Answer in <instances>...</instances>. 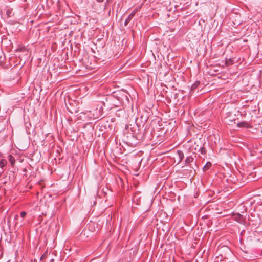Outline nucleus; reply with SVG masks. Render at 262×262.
I'll use <instances>...</instances> for the list:
<instances>
[{
  "mask_svg": "<svg viewBox=\"0 0 262 262\" xmlns=\"http://www.w3.org/2000/svg\"><path fill=\"white\" fill-rule=\"evenodd\" d=\"M239 115V112L235 109L232 110L228 113L227 122L229 125H231L233 121L236 119V116Z\"/></svg>",
  "mask_w": 262,
  "mask_h": 262,
  "instance_id": "f257e3e1",
  "label": "nucleus"
},
{
  "mask_svg": "<svg viewBox=\"0 0 262 262\" xmlns=\"http://www.w3.org/2000/svg\"><path fill=\"white\" fill-rule=\"evenodd\" d=\"M136 13V11L134 10L132 13L129 14L128 18L126 19L125 22V25H127L128 23L132 19V18L134 17Z\"/></svg>",
  "mask_w": 262,
  "mask_h": 262,
  "instance_id": "f03ea898",
  "label": "nucleus"
},
{
  "mask_svg": "<svg viewBox=\"0 0 262 262\" xmlns=\"http://www.w3.org/2000/svg\"><path fill=\"white\" fill-rule=\"evenodd\" d=\"M9 160L11 163V165L13 166L15 162V158L12 155H9Z\"/></svg>",
  "mask_w": 262,
  "mask_h": 262,
  "instance_id": "7ed1b4c3",
  "label": "nucleus"
},
{
  "mask_svg": "<svg viewBox=\"0 0 262 262\" xmlns=\"http://www.w3.org/2000/svg\"><path fill=\"white\" fill-rule=\"evenodd\" d=\"M7 163V162L5 159H2L0 161V167L3 168L4 166L6 165Z\"/></svg>",
  "mask_w": 262,
  "mask_h": 262,
  "instance_id": "20e7f679",
  "label": "nucleus"
},
{
  "mask_svg": "<svg viewBox=\"0 0 262 262\" xmlns=\"http://www.w3.org/2000/svg\"><path fill=\"white\" fill-rule=\"evenodd\" d=\"M211 166V163L210 162H207L206 165L203 167V169L204 171H206L208 170Z\"/></svg>",
  "mask_w": 262,
  "mask_h": 262,
  "instance_id": "39448f33",
  "label": "nucleus"
},
{
  "mask_svg": "<svg viewBox=\"0 0 262 262\" xmlns=\"http://www.w3.org/2000/svg\"><path fill=\"white\" fill-rule=\"evenodd\" d=\"M178 155L179 156V161L180 162L184 158V155L183 153L181 151H178Z\"/></svg>",
  "mask_w": 262,
  "mask_h": 262,
  "instance_id": "423d86ee",
  "label": "nucleus"
},
{
  "mask_svg": "<svg viewBox=\"0 0 262 262\" xmlns=\"http://www.w3.org/2000/svg\"><path fill=\"white\" fill-rule=\"evenodd\" d=\"M225 63L226 66H230L233 64V61L231 59H229L226 61Z\"/></svg>",
  "mask_w": 262,
  "mask_h": 262,
  "instance_id": "0eeeda50",
  "label": "nucleus"
},
{
  "mask_svg": "<svg viewBox=\"0 0 262 262\" xmlns=\"http://www.w3.org/2000/svg\"><path fill=\"white\" fill-rule=\"evenodd\" d=\"M246 125H247V124L245 122H242V123L237 124V126L239 127L246 126Z\"/></svg>",
  "mask_w": 262,
  "mask_h": 262,
  "instance_id": "6e6552de",
  "label": "nucleus"
},
{
  "mask_svg": "<svg viewBox=\"0 0 262 262\" xmlns=\"http://www.w3.org/2000/svg\"><path fill=\"white\" fill-rule=\"evenodd\" d=\"M26 215V212H21L20 213V216L22 217H24L25 216V215Z\"/></svg>",
  "mask_w": 262,
  "mask_h": 262,
  "instance_id": "1a4fd4ad",
  "label": "nucleus"
},
{
  "mask_svg": "<svg viewBox=\"0 0 262 262\" xmlns=\"http://www.w3.org/2000/svg\"><path fill=\"white\" fill-rule=\"evenodd\" d=\"M90 262H100V261H96L95 260H91Z\"/></svg>",
  "mask_w": 262,
  "mask_h": 262,
  "instance_id": "9d476101",
  "label": "nucleus"
},
{
  "mask_svg": "<svg viewBox=\"0 0 262 262\" xmlns=\"http://www.w3.org/2000/svg\"><path fill=\"white\" fill-rule=\"evenodd\" d=\"M98 2H102L103 0H97Z\"/></svg>",
  "mask_w": 262,
  "mask_h": 262,
  "instance_id": "9b49d317",
  "label": "nucleus"
},
{
  "mask_svg": "<svg viewBox=\"0 0 262 262\" xmlns=\"http://www.w3.org/2000/svg\"><path fill=\"white\" fill-rule=\"evenodd\" d=\"M238 216H239V217H241V215L239 214V215H238Z\"/></svg>",
  "mask_w": 262,
  "mask_h": 262,
  "instance_id": "f8f14e48",
  "label": "nucleus"
}]
</instances>
